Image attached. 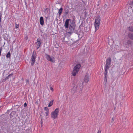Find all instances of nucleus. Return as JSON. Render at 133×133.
Returning a JSON list of instances; mask_svg holds the SVG:
<instances>
[{
    "instance_id": "obj_13",
    "label": "nucleus",
    "mask_w": 133,
    "mask_h": 133,
    "mask_svg": "<svg viewBox=\"0 0 133 133\" xmlns=\"http://www.w3.org/2000/svg\"><path fill=\"white\" fill-rule=\"evenodd\" d=\"M101 21V18L100 17H97L95 20V23H98L100 24Z\"/></svg>"
},
{
    "instance_id": "obj_25",
    "label": "nucleus",
    "mask_w": 133,
    "mask_h": 133,
    "mask_svg": "<svg viewBox=\"0 0 133 133\" xmlns=\"http://www.w3.org/2000/svg\"><path fill=\"white\" fill-rule=\"evenodd\" d=\"M38 100H37L36 101V102H35V103L37 105H38V104H39V103H38Z\"/></svg>"
},
{
    "instance_id": "obj_5",
    "label": "nucleus",
    "mask_w": 133,
    "mask_h": 133,
    "mask_svg": "<svg viewBox=\"0 0 133 133\" xmlns=\"http://www.w3.org/2000/svg\"><path fill=\"white\" fill-rule=\"evenodd\" d=\"M46 56L47 59L51 62H55V60L54 58L52 56L51 57L50 55L48 54H46Z\"/></svg>"
},
{
    "instance_id": "obj_16",
    "label": "nucleus",
    "mask_w": 133,
    "mask_h": 133,
    "mask_svg": "<svg viewBox=\"0 0 133 133\" xmlns=\"http://www.w3.org/2000/svg\"><path fill=\"white\" fill-rule=\"evenodd\" d=\"M128 36L130 39H133V34L130 33L128 34Z\"/></svg>"
},
{
    "instance_id": "obj_28",
    "label": "nucleus",
    "mask_w": 133,
    "mask_h": 133,
    "mask_svg": "<svg viewBox=\"0 0 133 133\" xmlns=\"http://www.w3.org/2000/svg\"><path fill=\"white\" fill-rule=\"evenodd\" d=\"M50 89L52 91H54V89L52 87H50Z\"/></svg>"
},
{
    "instance_id": "obj_15",
    "label": "nucleus",
    "mask_w": 133,
    "mask_h": 133,
    "mask_svg": "<svg viewBox=\"0 0 133 133\" xmlns=\"http://www.w3.org/2000/svg\"><path fill=\"white\" fill-rule=\"evenodd\" d=\"M63 10V8H61L59 9L58 12L59 15H61L62 12Z\"/></svg>"
},
{
    "instance_id": "obj_12",
    "label": "nucleus",
    "mask_w": 133,
    "mask_h": 133,
    "mask_svg": "<svg viewBox=\"0 0 133 133\" xmlns=\"http://www.w3.org/2000/svg\"><path fill=\"white\" fill-rule=\"evenodd\" d=\"M100 23H95V26L96 31L99 28L100 25Z\"/></svg>"
},
{
    "instance_id": "obj_29",
    "label": "nucleus",
    "mask_w": 133,
    "mask_h": 133,
    "mask_svg": "<svg viewBox=\"0 0 133 133\" xmlns=\"http://www.w3.org/2000/svg\"><path fill=\"white\" fill-rule=\"evenodd\" d=\"M101 130H98L97 133H101Z\"/></svg>"
},
{
    "instance_id": "obj_34",
    "label": "nucleus",
    "mask_w": 133,
    "mask_h": 133,
    "mask_svg": "<svg viewBox=\"0 0 133 133\" xmlns=\"http://www.w3.org/2000/svg\"><path fill=\"white\" fill-rule=\"evenodd\" d=\"M41 124H42V123H43V121L42 120V121H41Z\"/></svg>"
},
{
    "instance_id": "obj_8",
    "label": "nucleus",
    "mask_w": 133,
    "mask_h": 133,
    "mask_svg": "<svg viewBox=\"0 0 133 133\" xmlns=\"http://www.w3.org/2000/svg\"><path fill=\"white\" fill-rule=\"evenodd\" d=\"M89 75L88 74H86L84 78V81L85 83H88L89 81Z\"/></svg>"
},
{
    "instance_id": "obj_6",
    "label": "nucleus",
    "mask_w": 133,
    "mask_h": 133,
    "mask_svg": "<svg viewBox=\"0 0 133 133\" xmlns=\"http://www.w3.org/2000/svg\"><path fill=\"white\" fill-rule=\"evenodd\" d=\"M111 58H109L106 60L105 68L109 69L111 64Z\"/></svg>"
},
{
    "instance_id": "obj_24",
    "label": "nucleus",
    "mask_w": 133,
    "mask_h": 133,
    "mask_svg": "<svg viewBox=\"0 0 133 133\" xmlns=\"http://www.w3.org/2000/svg\"><path fill=\"white\" fill-rule=\"evenodd\" d=\"M28 37L27 36V35H26L25 36V37H24V39H25V40H27V39H28Z\"/></svg>"
},
{
    "instance_id": "obj_30",
    "label": "nucleus",
    "mask_w": 133,
    "mask_h": 133,
    "mask_svg": "<svg viewBox=\"0 0 133 133\" xmlns=\"http://www.w3.org/2000/svg\"><path fill=\"white\" fill-rule=\"evenodd\" d=\"M115 118L114 117H112V120L113 121V122Z\"/></svg>"
},
{
    "instance_id": "obj_22",
    "label": "nucleus",
    "mask_w": 133,
    "mask_h": 133,
    "mask_svg": "<svg viewBox=\"0 0 133 133\" xmlns=\"http://www.w3.org/2000/svg\"><path fill=\"white\" fill-rule=\"evenodd\" d=\"M19 26V24H17L16 23L15 24V28L16 29L17 28H18Z\"/></svg>"
},
{
    "instance_id": "obj_7",
    "label": "nucleus",
    "mask_w": 133,
    "mask_h": 133,
    "mask_svg": "<svg viewBox=\"0 0 133 133\" xmlns=\"http://www.w3.org/2000/svg\"><path fill=\"white\" fill-rule=\"evenodd\" d=\"M37 42L36 43L37 45V49L39 48L41 44V40L40 38H38L37 39Z\"/></svg>"
},
{
    "instance_id": "obj_35",
    "label": "nucleus",
    "mask_w": 133,
    "mask_h": 133,
    "mask_svg": "<svg viewBox=\"0 0 133 133\" xmlns=\"http://www.w3.org/2000/svg\"><path fill=\"white\" fill-rule=\"evenodd\" d=\"M68 33H71V32H69Z\"/></svg>"
},
{
    "instance_id": "obj_33",
    "label": "nucleus",
    "mask_w": 133,
    "mask_h": 133,
    "mask_svg": "<svg viewBox=\"0 0 133 133\" xmlns=\"http://www.w3.org/2000/svg\"><path fill=\"white\" fill-rule=\"evenodd\" d=\"M26 82L27 83L28 82L29 83V81L28 80H26Z\"/></svg>"
},
{
    "instance_id": "obj_18",
    "label": "nucleus",
    "mask_w": 133,
    "mask_h": 133,
    "mask_svg": "<svg viewBox=\"0 0 133 133\" xmlns=\"http://www.w3.org/2000/svg\"><path fill=\"white\" fill-rule=\"evenodd\" d=\"M11 54L10 51H9L7 53L6 55V57L7 58H9L10 57Z\"/></svg>"
},
{
    "instance_id": "obj_26",
    "label": "nucleus",
    "mask_w": 133,
    "mask_h": 133,
    "mask_svg": "<svg viewBox=\"0 0 133 133\" xmlns=\"http://www.w3.org/2000/svg\"><path fill=\"white\" fill-rule=\"evenodd\" d=\"M39 117L40 118H41V121H42V120H43V118L42 116L41 115H40Z\"/></svg>"
},
{
    "instance_id": "obj_32",
    "label": "nucleus",
    "mask_w": 133,
    "mask_h": 133,
    "mask_svg": "<svg viewBox=\"0 0 133 133\" xmlns=\"http://www.w3.org/2000/svg\"><path fill=\"white\" fill-rule=\"evenodd\" d=\"M12 75H13L12 74H9L8 76H12Z\"/></svg>"
},
{
    "instance_id": "obj_11",
    "label": "nucleus",
    "mask_w": 133,
    "mask_h": 133,
    "mask_svg": "<svg viewBox=\"0 0 133 133\" xmlns=\"http://www.w3.org/2000/svg\"><path fill=\"white\" fill-rule=\"evenodd\" d=\"M40 23L41 25L43 26L44 24V21L43 17H41L39 18Z\"/></svg>"
},
{
    "instance_id": "obj_9",
    "label": "nucleus",
    "mask_w": 133,
    "mask_h": 133,
    "mask_svg": "<svg viewBox=\"0 0 133 133\" xmlns=\"http://www.w3.org/2000/svg\"><path fill=\"white\" fill-rule=\"evenodd\" d=\"M70 20V19H66L65 22V28H68L69 27V22Z\"/></svg>"
},
{
    "instance_id": "obj_14",
    "label": "nucleus",
    "mask_w": 133,
    "mask_h": 133,
    "mask_svg": "<svg viewBox=\"0 0 133 133\" xmlns=\"http://www.w3.org/2000/svg\"><path fill=\"white\" fill-rule=\"evenodd\" d=\"M54 101V100H52L50 101L48 105V107H50L53 104Z\"/></svg>"
},
{
    "instance_id": "obj_20",
    "label": "nucleus",
    "mask_w": 133,
    "mask_h": 133,
    "mask_svg": "<svg viewBox=\"0 0 133 133\" xmlns=\"http://www.w3.org/2000/svg\"><path fill=\"white\" fill-rule=\"evenodd\" d=\"M44 110L46 111H49V109L47 107H45L44 108Z\"/></svg>"
},
{
    "instance_id": "obj_4",
    "label": "nucleus",
    "mask_w": 133,
    "mask_h": 133,
    "mask_svg": "<svg viewBox=\"0 0 133 133\" xmlns=\"http://www.w3.org/2000/svg\"><path fill=\"white\" fill-rule=\"evenodd\" d=\"M76 26V25L74 22H72L70 25L69 27L70 30L72 32H73L75 29Z\"/></svg>"
},
{
    "instance_id": "obj_10",
    "label": "nucleus",
    "mask_w": 133,
    "mask_h": 133,
    "mask_svg": "<svg viewBox=\"0 0 133 133\" xmlns=\"http://www.w3.org/2000/svg\"><path fill=\"white\" fill-rule=\"evenodd\" d=\"M83 88V86H82V85L81 86H80L79 85H77L76 88V91L77 92V89L79 90V91L81 92L82 91V88Z\"/></svg>"
},
{
    "instance_id": "obj_31",
    "label": "nucleus",
    "mask_w": 133,
    "mask_h": 133,
    "mask_svg": "<svg viewBox=\"0 0 133 133\" xmlns=\"http://www.w3.org/2000/svg\"><path fill=\"white\" fill-rule=\"evenodd\" d=\"M9 76H8V77H6V78L5 79H8L9 78Z\"/></svg>"
},
{
    "instance_id": "obj_27",
    "label": "nucleus",
    "mask_w": 133,
    "mask_h": 133,
    "mask_svg": "<svg viewBox=\"0 0 133 133\" xmlns=\"http://www.w3.org/2000/svg\"><path fill=\"white\" fill-rule=\"evenodd\" d=\"M27 106V104L26 103H24V107H26Z\"/></svg>"
},
{
    "instance_id": "obj_21",
    "label": "nucleus",
    "mask_w": 133,
    "mask_h": 133,
    "mask_svg": "<svg viewBox=\"0 0 133 133\" xmlns=\"http://www.w3.org/2000/svg\"><path fill=\"white\" fill-rule=\"evenodd\" d=\"M1 17H2V15L1 14V13H0V25L1 27H2V26L1 25Z\"/></svg>"
},
{
    "instance_id": "obj_2",
    "label": "nucleus",
    "mask_w": 133,
    "mask_h": 133,
    "mask_svg": "<svg viewBox=\"0 0 133 133\" xmlns=\"http://www.w3.org/2000/svg\"><path fill=\"white\" fill-rule=\"evenodd\" d=\"M81 65L79 64H77L74 67L72 70V75L73 76H75L79 72L80 67Z\"/></svg>"
},
{
    "instance_id": "obj_3",
    "label": "nucleus",
    "mask_w": 133,
    "mask_h": 133,
    "mask_svg": "<svg viewBox=\"0 0 133 133\" xmlns=\"http://www.w3.org/2000/svg\"><path fill=\"white\" fill-rule=\"evenodd\" d=\"M36 55L35 52L34 51L31 57V65L32 66L34 64Z\"/></svg>"
},
{
    "instance_id": "obj_19",
    "label": "nucleus",
    "mask_w": 133,
    "mask_h": 133,
    "mask_svg": "<svg viewBox=\"0 0 133 133\" xmlns=\"http://www.w3.org/2000/svg\"><path fill=\"white\" fill-rule=\"evenodd\" d=\"M128 29L130 31H133V27L130 26L129 27Z\"/></svg>"
},
{
    "instance_id": "obj_23",
    "label": "nucleus",
    "mask_w": 133,
    "mask_h": 133,
    "mask_svg": "<svg viewBox=\"0 0 133 133\" xmlns=\"http://www.w3.org/2000/svg\"><path fill=\"white\" fill-rule=\"evenodd\" d=\"M49 111H46L45 112L46 116H48L49 115Z\"/></svg>"
},
{
    "instance_id": "obj_1",
    "label": "nucleus",
    "mask_w": 133,
    "mask_h": 133,
    "mask_svg": "<svg viewBox=\"0 0 133 133\" xmlns=\"http://www.w3.org/2000/svg\"><path fill=\"white\" fill-rule=\"evenodd\" d=\"M59 111V108H57L54 111H52L51 114V118L53 119L57 118L58 117Z\"/></svg>"
},
{
    "instance_id": "obj_17",
    "label": "nucleus",
    "mask_w": 133,
    "mask_h": 133,
    "mask_svg": "<svg viewBox=\"0 0 133 133\" xmlns=\"http://www.w3.org/2000/svg\"><path fill=\"white\" fill-rule=\"evenodd\" d=\"M108 69H107V68H105V70L104 72V75H105V78L106 79L107 78L106 76L107 73V71L108 70Z\"/></svg>"
}]
</instances>
